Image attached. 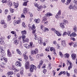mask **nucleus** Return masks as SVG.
I'll use <instances>...</instances> for the list:
<instances>
[{"label": "nucleus", "mask_w": 77, "mask_h": 77, "mask_svg": "<svg viewBox=\"0 0 77 77\" xmlns=\"http://www.w3.org/2000/svg\"><path fill=\"white\" fill-rule=\"evenodd\" d=\"M43 72L44 74H45L46 72H47V69H44L43 70Z\"/></svg>", "instance_id": "052dcab7"}, {"label": "nucleus", "mask_w": 77, "mask_h": 77, "mask_svg": "<svg viewBox=\"0 0 77 77\" xmlns=\"http://www.w3.org/2000/svg\"><path fill=\"white\" fill-rule=\"evenodd\" d=\"M26 42H29V39L26 38L24 40H23V42L24 43Z\"/></svg>", "instance_id": "ea45409f"}, {"label": "nucleus", "mask_w": 77, "mask_h": 77, "mask_svg": "<svg viewBox=\"0 0 77 77\" xmlns=\"http://www.w3.org/2000/svg\"><path fill=\"white\" fill-rule=\"evenodd\" d=\"M34 6H35V7H36V8H38V6H39V5L37 4V3L35 2L34 3Z\"/></svg>", "instance_id": "3c124183"}, {"label": "nucleus", "mask_w": 77, "mask_h": 77, "mask_svg": "<svg viewBox=\"0 0 77 77\" xmlns=\"http://www.w3.org/2000/svg\"><path fill=\"white\" fill-rule=\"evenodd\" d=\"M7 19L8 22H10V21H11V16L10 15H8L7 16Z\"/></svg>", "instance_id": "cd10ccee"}, {"label": "nucleus", "mask_w": 77, "mask_h": 77, "mask_svg": "<svg viewBox=\"0 0 77 77\" xmlns=\"http://www.w3.org/2000/svg\"><path fill=\"white\" fill-rule=\"evenodd\" d=\"M59 54L60 55V56L62 58V57H63V56L64 55H63V54H62V52H59Z\"/></svg>", "instance_id": "79ce46f5"}, {"label": "nucleus", "mask_w": 77, "mask_h": 77, "mask_svg": "<svg viewBox=\"0 0 77 77\" xmlns=\"http://www.w3.org/2000/svg\"><path fill=\"white\" fill-rule=\"evenodd\" d=\"M64 57L65 58H69V55L68 54L66 53L64 55Z\"/></svg>", "instance_id": "f704fd0d"}, {"label": "nucleus", "mask_w": 77, "mask_h": 77, "mask_svg": "<svg viewBox=\"0 0 77 77\" xmlns=\"http://www.w3.org/2000/svg\"><path fill=\"white\" fill-rule=\"evenodd\" d=\"M13 41H14V44L16 45H18L19 44V40L17 39H15V38H14L13 39Z\"/></svg>", "instance_id": "423d86ee"}, {"label": "nucleus", "mask_w": 77, "mask_h": 77, "mask_svg": "<svg viewBox=\"0 0 77 77\" xmlns=\"http://www.w3.org/2000/svg\"><path fill=\"white\" fill-rule=\"evenodd\" d=\"M52 72H53L54 76L56 74V72H55V71H54V70H53L52 71Z\"/></svg>", "instance_id": "774afa93"}, {"label": "nucleus", "mask_w": 77, "mask_h": 77, "mask_svg": "<svg viewBox=\"0 0 77 77\" xmlns=\"http://www.w3.org/2000/svg\"><path fill=\"white\" fill-rule=\"evenodd\" d=\"M7 5H8L10 7L11 6H12L13 5L12 2L9 0L7 3Z\"/></svg>", "instance_id": "aec40b11"}, {"label": "nucleus", "mask_w": 77, "mask_h": 77, "mask_svg": "<svg viewBox=\"0 0 77 77\" xmlns=\"http://www.w3.org/2000/svg\"><path fill=\"white\" fill-rule=\"evenodd\" d=\"M44 32H48L49 31V29L45 27L44 28Z\"/></svg>", "instance_id": "37998d69"}, {"label": "nucleus", "mask_w": 77, "mask_h": 77, "mask_svg": "<svg viewBox=\"0 0 77 77\" xmlns=\"http://www.w3.org/2000/svg\"><path fill=\"white\" fill-rule=\"evenodd\" d=\"M73 30H74V32H77V27L76 26H75L73 27Z\"/></svg>", "instance_id": "c9c22d12"}, {"label": "nucleus", "mask_w": 77, "mask_h": 77, "mask_svg": "<svg viewBox=\"0 0 77 77\" xmlns=\"http://www.w3.org/2000/svg\"><path fill=\"white\" fill-rule=\"evenodd\" d=\"M68 63H69V66L68 67V69L69 70H70L71 68H72V63H71V62L69 60L68 62L67 63V64L68 65Z\"/></svg>", "instance_id": "9b49d317"}, {"label": "nucleus", "mask_w": 77, "mask_h": 77, "mask_svg": "<svg viewBox=\"0 0 77 77\" xmlns=\"http://www.w3.org/2000/svg\"><path fill=\"white\" fill-rule=\"evenodd\" d=\"M48 58H49L50 60H51V56L50 55H48Z\"/></svg>", "instance_id": "69168bd1"}, {"label": "nucleus", "mask_w": 77, "mask_h": 77, "mask_svg": "<svg viewBox=\"0 0 77 77\" xmlns=\"http://www.w3.org/2000/svg\"><path fill=\"white\" fill-rule=\"evenodd\" d=\"M9 12L8 10V9H6L5 10V15H7V14H8V12Z\"/></svg>", "instance_id": "de8ad7c7"}, {"label": "nucleus", "mask_w": 77, "mask_h": 77, "mask_svg": "<svg viewBox=\"0 0 77 77\" xmlns=\"http://www.w3.org/2000/svg\"><path fill=\"white\" fill-rule=\"evenodd\" d=\"M3 27L4 28H5V29H6V28H7V27H8L7 24L5 23Z\"/></svg>", "instance_id": "864d4df0"}, {"label": "nucleus", "mask_w": 77, "mask_h": 77, "mask_svg": "<svg viewBox=\"0 0 77 77\" xmlns=\"http://www.w3.org/2000/svg\"><path fill=\"white\" fill-rule=\"evenodd\" d=\"M24 47H25V48H26L27 49H29V48H30V45H28V44H24Z\"/></svg>", "instance_id": "5701e85b"}, {"label": "nucleus", "mask_w": 77, "mask_h": 77, "mask_svg": "<svg viewBox=\"0 0 77 77\" xmlns=\"http://www.w3.org/2000/svg\"><path fill=\"white\" fill-rule=\"evenodd\" d=\"M73 5H76L77 6V1L76 0H74L73 2Z\"/></svg>", "instance_id": "a19ab883"}, {"label": "nucleus", "mask_w": 77, "mask_h": 77, "mask_svg": "<svg viewBox=\"0 0 77 77\" xmlns=\"http://www.w3.org/2000/svg\"><path fill=\"white\" fill-rule=\"evenodd\" d=\"M5 58L4 57H3V56L1 58V60H2V61L4 60V59H5Z\"/></svg>", "instance_id": "338daca9"}, {"label": "nucleus", "mask_w": 77, "mask_h": 77, "mask_svg": "<svg viewBox=\"0 0 77 77\" xmlns=\"http://www.w3.org/2000/svg\"><path fill=\"white\" fill-rule=\"evenodd\" d=\"M2 2L3 3H8V0H2Z\"/></svg>", "instance_id": "49530a36"}, {"label": "nucleus", "mask_w": 77, "mask_h": 77, "mask_svg": "<svg viewBox=\"0 0 77 77\" xmlns=\"http://www.w3.org/2000/svg\"><path fill=\"white\" fill-rule=\"evenodd\" d=\"M61 44L62 45L63 47H66V43L65 42V41L63 40L62 41Z\"/></svg>", "instance_id": "b1692460"}, {"label": "nucleus", "mask_w": 77, "mask_h": 77, "mask_svg": "<svg viewBox=\"0 0 77 77\" xmlns=\"http://www.w3.org/2000/svg\"><path fill=\"white\" fill-rule=\"evenodd\" d=\"M22 26L23 27H25V28H26V25H25V23H23L22 24Z\"/></svg>", "instance_id": "6e6d98bb"}, {"label": "nucleus", "mask_w": 77, "mask_h": 77, "mask_svg": "<svg viewBox=\"0 0 77 77\" xmlns=\"http://www.w3.org/2000/svg\"><path fill=\"white\" fill-rule=\"evenodd\" d=\"M51 30L52 31H54V32L55 33V31H56V29L54 28H52L51 29Z\"/></svg>", "instance_id": "e2e57ef3"}, {"label": "nucleus", "mask_w": 77, "mask_h": 77, "mask_svg": "<svg viewBox=\"0 0 77 77\" xmlns=\"http://www.w3.org/2000/svg\"><path fill=\"white\" fill-rule=\"evenodd\" d=\"M37 10L38 11H41L42 10V8L43 7L42 5H40L39 7H38Z\"/></svg>", "instance_id": "412c9836"}, {"label": "nucleus", "mask_w": 77, "mask_h": 77, "mask_svg": "<svg viewBox=\"0 0 77 77\" xmlns=\"http://www.w3.org/2000/svg\"><path fill=\"white\" fill-rule=\"evenodd\" d=\"M36 68H37V67L35 65L32 64L30 66V71L32 72H33L34 69L36 70Z\"/></svg>", "instance_id": "f03ea898"}, {"label": "nucleus", "mask_w": 77, "mask_h": 77, "mask_svg": "<svg viewBox=\"0 0 77 77\" xmlns=\"http://www.w3.org/2000/svg\"><path fill=\"white\" fill-rule=\"evenodd\" d=\"M50 46H48L45 49V51H50Z\"/></svg>", "instance_id": "7c9ffc66"}, {"label": "nucleus", "mask_w": 77, "mask_h": 77, "mask_svg": "<svg viewBox=\"0 0 77 77\" xmlns=\"http://www.w3.org/2000/svg\"><path fill=\"white\" fill-rule=\"evenodd\" d=\"M22 38L23 39V40H24L26 38V35H22Z\"/></svg>", "instance_id": "8fccbe9b"}, {"label": "nucleus", "mask_w": 77, "mask_h": 77, "mask_svg": "<svg viewBox=\"0 0 77 77\" xmlns=\"http://www.w3.org/2000/svg\"><path fill=\"white\" fill-rule=\"evenodd\" d=\"M38 51H39L38 48H36L34 50L32 51H31V54L32 56L35 55V54H38Z\"/></svg>", "instance_id": "7ed1b4c3"}, {"label": "nucleus", "mask_w": 77, "mask_h": 77, "mask_svg": "<svg viewBox=\"0 0 77 77\" xmlns=\"http://www.w3.org/2000/svg\"><path fill=\"white\" fill-rule=\"evenodd\" d=\"M71 57L72 60H75L77 57V55L76 54H72L71 55Z\"/></svg>", "instance_id": "2eb2a0df"}, {"label": "nucleus", "mask_w": 77, "mask_h": 77, "mask_svg": "<svg viewBox=\"0 0 77 77\" xmlns=\"http://www.w3.org/2000/svg\"><path fill=\"white\" fill-rule=\"evenodd\" d=\"M34 21H35L36 23H40V21H41V20H40V19L38 18V19H34Z\"/></svg>", "instance_id": "393cba45"}, {"label": "nucleus", "mask_w": 77, "mask_h": 77, "mask_svg": "<svg viewBox=\"0 0 77 77\" xmlns=\"http://www.w3.org/2000/svg\"><path fill=\"white\" fill-rule=\"evenodd\" d=\"M29 30H32V33L33 35L35 34V32L36 31V27H35L34 24H33L31 27L29 28Z\"/></svg>", "instance_id": "f257e3e1"}, {"label": "nucleus", "mask_w": 77, "mask_h": 77, "mask_svg": "<svg viewBox=\"0 0 77 77\" xmlns=\"http://www.w3.org/2000/svg\"><path fill=\"white\" fill-rule=\"evenodd\" d=\"M33 42H30V43H29V45L30 46V48H31V49L32 50V49H33V46L32 45H33Z\"/></svg>", "instance_id": "72a5a7b5"}, {"label": "nucleus", "mask_w": 77, "mask_h": 77, "mask_svg": "<svg viewBox=\"0 0 77 77\" xmlns=\"http://www.w3.org/2000/svg\"><path fill=\"white\" fill-rule=\"evenodd\" d=\"M1 24H5V21L4 20H1Z\"/></svg>", "instance_id": "13d9d810"}, {"label": "nucleus", "mask_w": 77, "mask_h": 77, "mask_svg": "<svg viewBox=\"0 0 77 77\" xmlns=\"http://www.w3.org/2000/svg\"><path fill=\"white\" fill-rule=\"evenodd\" d=\"M12 70H14V71H15V70L16 69V68H15V66H12Z\"/></svg>", "instance_id": "5fc2aeb1"}, {"label": "nucleus", "mask_w": 77, "mask_h": 77, "mask_svg": "<svg viewBox=\"0 0 77 77\" xmlns=\"http://www.w3.org/2000/svg\"><path fill=\"white\" fill-rule=\"evenodd\" d=\"M61 10H60L57 13V14L55 16V17L56 18L58 19L60 18V16L61 15Z\"/></svg>", "instance_id": "0eeeda50"}, {"label": "nucleus", "mask_w": 77, "mask_h": 77, "mask_svg": "<svg viewBox=\"0 0 77 77\" xmlns=\"http://www.w3.org/2000/svg\"><path fill=\"white\" fill-rule=\"evenodd\" d=\"M6 65V63H5L3 62H2L1 63L0 66H4V65Z\"/></svg>", "instance_id": "bf43d9fd"}, {"label": "nucleus", "mask_w": 77, "mask_h": 77, "mask_svg": "<svg viewBox=\"0 0 77 77\" xmlns=\"http://www.w3.org/2000/svg\"><path fill=\"white\" fill-rule=\"evenodd\" d=\"M77 36V34H75V32H73L70 35V36H73L74 37H75V36Z\"/></svg>", "instance_id": "c756f323"}, {"label": "nucleus", "mask_w": 77, "mask_h": 77, "mask_svg": "<svg viewBox=\"0 0 77 77\" xmlns=\"http://www.w3.org/2000/svg\"><path fill=\"white\" fill-rule=\"evenodd\" d=\"M25 67L26 69H28L30 68V63L29 61H27L25 64Z\"/></svg>", "instance_id": "6e6552de"}, {"label": "nucleus", "mask_w": 77, "mask_h": 77, "mask_svg": "<svg viewBox=\"0 0 77 77\" xmlns=\"http://www.w3.org/2000/svg\"><path fill=\"white\" fill-rule=\"evenodd\" d=\"M7 74L8 75H13L14 74V72H13L11 71L10 72H8Z\"/></svg>", "instance_id": "473e14b6"}, {"label": "nucleus", "mask_w": 77, "mask_h": 77, "mask_svg": "<svg viewBox=\"0 0 77 77\" xmlns=\"http://www.w3.org/2000/svg\"><path fill=\"white\" fill-rule=\"evenodd\" d=\"M60 26L62 29H64L65 28V24H64V23H60Z\"/></svg>", "instance_id": "a878e982"}, {"label": "nucleus", "mask_w": 77, "mask_h": 77, "mask_svg": "<svg viewBox=\"0 0 77 77\" xmlns=\"http://www.w3.org/2000/svg\"><path fill=\"white\" fill-rule=\"evenodd\" d=\"M15 65L17 66H19V67L21 66V63L20 61H17L15 63Z\"/></svg>", "instance_id": "f8f14e48"}, {"label": "nucleus", "mask_w": 77, "mask_h": 77, "mask_svg": "<svg viewBox=\"0 0 77 77\" xmlns=\"http://www.w3.org/2000/svg\"><path fill=\"white\" fill-rule=\"evenodd\" d=\"M7 56H8V57H12V54H11V52H10V50L9 49H8L7 50Z\"/></svg>", "instance_id": "ddd939ff"}, {"label": "nucleus", "mask_w": 77, "mask_h": 77, "mask_svg": "<svg viewBox=\"0 0 77 77\" xmlns=\"http://www.w3.org/2000/svg\"><path fill=\"white\" fill-rule=\"evenodd\" d=\"M71 2V0H67L66 2V3H65L66 5H68Z\"/></svg>", "instance_id": "58836bf2"}, {"label": "nucleus", "mask_w": 77, "mask_h": 77, "mask_svg": "<svg viewBox=\"0 0 77 77\" xmlns=\"http://www.w3.org/2000/svg\"><path fill=\"white\" fill-rule=\"evenodd\" d=\"M42 64H43V60H40L39 61V65H38L37 67L38 68H39V69H40V68H41V65H42Z\"/></svg>", "instance_id": "a211bd4d"}, {"label": "nucleus", "mask_w": 77, "mask_h": 77, "mask_svg": "<svg viewBox=\"0 0 77 77\" xmlns=\"http://www.w3.org/2000/svg\"><path fill=\"white\" fill-rule=\"evenodd\" d=\"M11 13H14V10L13 9H11L10 11Z\"/></svg>", "instance_id": "0e129e2a"}, {"label": "nucleus", "mask_w": 77, "mask_h": 77, "mask_svg": "<svg viewBox=\"0 0 77 77\" xmlns=\"http://www.w3.org/2000/svg\"><path fill=\"white\" fill-rule=\"evenodd\" d=\"M28 53L27 52H26L23 54V56L24 57V59L27 60L29 59V57L28 56H27V54Z\"/></svg>", "instance_id": "1a4fd4ad"}, {"label": "nucleus", "mask_w": 77, "mask_h": 77, "mask_svg": "<svg viewBox=\"0 0 77 77\" xmlns=\"http://www.w3.org/2000/svg\"><path fill=\"white\" fill-rule=\"evenodd\" d=\"M56 50H55V48H54V47H51L50 49V51H55Z\"/></svg>", "instance_id": "e433bc0d"}, {"label": "nucleus", "mask_w": 77, "mask_h": 77, "mask_svg": "<svg viewBox=\"0 0 77 77\" xmlns=\"http://www.w3.org/2000/svg\"><path fill=\"white\" fill-rule=\"evenodd\" d=\"M55 33L58 36H62V34L59 31H55Z\"/></svg>", "instance_id": "dca6fc26"}, {"label": "nucleus", "mask_w": 77, "mask_h": 77, "mask_svg": "<svg viewBox=\"0 0 77 77\" xmlns=\"http://www.w3.org/2000/svg\"><path fill=\"white\" fill-rule=\"evenodd\" d=\"M23 2V6H27V2Z\"/></svg>", "instance_id": "603ef678"}, {"label": "nucleus", "mask_w": 77, "mask_h": 77, "mask_svg": "<svg viewBox=\"0 0 77 77\" xmlns=\"http://www.w3.org/2000/svg\"><path fill=\"white\" fill-rule=\"evenodd\" d=\"M23 14H27V8H24L23 9Z\"/></svg>", "instance_id": "bb28decb"}, {"label": "nucleus", "mask_w": 77, "mask_h": 77, "mask_svg": "<svg viewBox=\"0 0 77 77\" xmlns=\"http://www.w3.org/2000/svg\"><path fill=\"white\" fill-rule=\"evenodd\" d=\"M53 16V14H51V13H49L48 12L46 13V14H45V16L46 17H50V16Z\"/></svg>", "instance_id": "6ab92c4d"}, {"label": "nucleus", "mask_w": 77, "mask_h": 77, "mask_svg": "<svg viewBox=\"0 0 77 77\" xmlns=\"http://www.w3.org/2000/svg\"><path fill=\"white\" fill-rule=\"evenodd\" d=\"M4 60L5 61V63H7V62H8V59L6 58H4Z\"/></svg>", "instance_id": "680f3d73"}, {"label": "nucleus", "mask_w": 77, "mask_h": 77, "mask_svg": "<svg viewBox=\"0 0 77 77\" xmlns=\"http://www.w3.org/2000/svg\"><path fill=\"white\" fill-rule=\"evenodd\" d=\"M16 51L17 52V54H20V55H21V54H22L21 53V51H20V50H19V49H17Z\"/></svg>", "instance_id": "2f4dec72"}, {"label": "nucleus", "mask_w": 77, "mask_h": 77, "mask_svg": "<svg viewBox=\"0 0 77 77\" xmlns=\"http://www.w3.org/2000/svg\"><path fill=\"white\" fill-rule=\"evenodd\" d=\"M22 23L21 19H19L17 20H15L14 22V26L15 24H20Z\"/></svg>", "instance_id": "39448f33"}, {"label": "nucleus", "mask_w": 77, "mask_h": 77, "mask_svg": "<svg viewBox=\"0 0 77 77\" xmlns=\"http://www.w3.org/2000/svg\"><path fill=\"white\" fill-rule=\"evenodd\" d=\"M4 48H2V47H1L0 48V52L2 56H5V54Z\"/></svg>", "instance_id": "9d476101"}, {"label": "nucleus", "mask_w": 77, "mask_h": 77, "mask_svg": "<svg viewBox=\"0 0 77 77\" xmlns=\"http://www.w3.org/2000/svg\"><path fill=\"white\" fill-rule=\"evenodd\" d=\"M42 23H44L45 21L47 20V18L46 17V16L42 18Z\"/></svg>", "instance_id": "c85d7f7f"}, {"label": "nucleus", "mask_w": 77, "mask_h": 77, "mask_svg": "<svg viewBox=\"0 0 77 77\" xmlns=\"http://www.w3.org/2000/svg\"><path fill=\"white\" fill-rule=\"evenodd\" d=\"M42 38L41 37H39L38 39V43L39 44H40L41 45L43 43L42 42Z\"/></svg>", "instance_id": "4468645a"}, {"label": "nucleus", "mask_w": 77, "mask_h": 77, "mask_svg": "<svg viewBox=\"0 0 77 77\" xmlns=\"http://www.w3.org/2000/svg\"><path fill=\"white\" fill-rule=\"evenodd\" d=\"M21 33L22 35H26L27 34V31L26 30H24L21 32Z\"/></svg>", "instance_id": "4be33fe9"}, {"label": "nucleus", "mask_w": 77, "mask_h": 77, "mask_svg": "<svg viewBox=\"0 0 77 77\" xmlns=\"http://www.w3.org/2000/svg\"><path fill=\"white\" fill-rule=\"evenodd\" d=\"M13 4H14V6L15 8H17L18 7V6H19V4L18 3V2H17V3L14 2L13 3Z\"/></svg>", "instance_id": "f3484780"}, {"label": "nucleus", "mask_w": 77, "mask_h": 77, "mask_svg": "<svg viewBox=\"0 0 77 77\" xmlns=\"http://www.w3.org/2000/svg\"><path fill=\"white\" fill-rule=\"evenodd\" d=\"M69 9H72L73 11H75L77 9V6L73 5L72 3L70 4V6L69 7Z\"/></svg>", "instance_id": "20e7f679"}, {"label": "nucleus", "mask_w": 77, "mask_h": 77, "mask_svg": "<svg viewBox=\"0 0 77 77\" xmlns=\"http://www.w3.org/2000/svg\"><path fill=\"white\" fill-rule=\"evenodd\" d=\"M66 74L67 76H68V77H69V76H70V74H69V73L68 72V71H67L66 72Z\"/></svg>", "instance_id": "4d7b16f0"}, {"label": "nucleus", "mask_w": 77, "mask_h": 77, "mask_svg": "<svg viewBox=\"0 0 77 77\" xmlns=\"http://www.w3.org/2000/svg\"><path fill=\"white\" fill-rule=\"evenodd\" d=\"M72 45L74 47H76L77 46V44L75 43H73L72 44Z\"/></svg>", "instance_id": "a18cd8bd"}, {"label": "nucleus", "mask_w": 77, "mask_h": 77, "mask_svg": "<svg viewBox=\"0 0 77 77\" xmlns=\"http://www.w3.org/2000/svg\"><path fill=\"white\" fill-rule=\"evenodd\" d=\"M5 44V41H4V40H3L2 41V42H1V43H0V45H4Z\"/></svg>", "instance_id": "c03bdc74"}, {"label": "nucleus", "mask_w": 77, "mask_h": 77, "mask_svg": "<svg viewBox=\"0 0 77 77\" xmlns=\"http://www.w3.org/2000/svg\"><path fill=\"white\" fill-rule=\"evenodd\" d=\"M68 33L66 32V31L64 32L63 34V36H65V35H67Z\"/></svg>", "instance_id": "09e8293b"}, {"label": "nucleus", "mask_w": 77, "mask_h": 77, "mask_svg": "<svg viewBox=\"0 0 77 77\" xmlns=\"http://www.w3.org/2000/svg\"><path fill=\"white\" fill-rule=\"evenodd\" d=\"M31 56V55H30L29 56V57L30 60H31V61H33V60H34V58L32 57Z\"/></svg>", "instance_id": "4c0bfd02"}]
</instances>
